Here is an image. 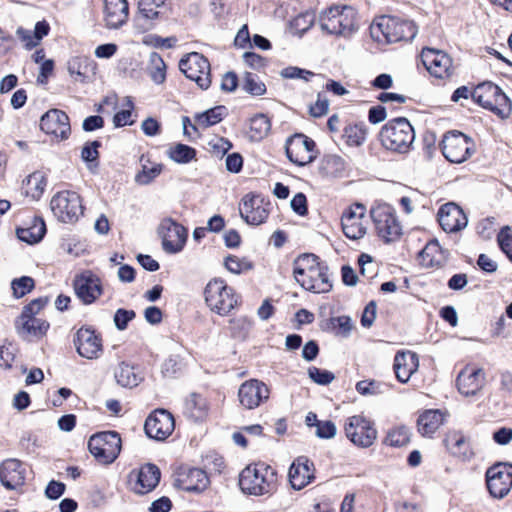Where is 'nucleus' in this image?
Returning <instances> with one entry per match:
<instances>
[{
    "instance_id": "19",
    "label": "nucleus",
    "mask_w": 512,
    "mask_h": 512,
    "mask_svg": "<svg viewBox=\"0 0 512 512\" xmlns=\"http://www.w3.org/2000/svg\"><path fill=\"white\" fill-rule=\"evenodd\" d=\"M485 383V371L472 366L463 368L456 379L457 389L465 397L477 396L483 390Z\"/></svg>"
},
{
    "instance_id": "14",
    "label": "nucleus",
    "mask_w": 512,
    "mask_h": 512,
    "mask_svg": "<svg viewBox=\"0 0 512 512\" xmlns=\"http://www.w3.org/2000/svg\"><path fill=\"white\" fill-rule=\"evenodd\" d=\"M371 217L378 235L386 242L393 241L401 234V226L389 205H378L371 210Z\"/></svg>"
},
{
    "instance_id": "24",
    "label": "nucleus",
    "mask_w": 512,
    "mask_h": 512,
    "mask_svg": "<svg viewBox=\"0 0 512 512\" xmlns=\"http://www.w3.org/2000/svg\"><path fill=\"white\" fill-rule=\"evenodd\" d=\"M175 427L171 413L164 409L155 410L145 421L146 434L156 440H164L173 432Z\"/></svg>"
},
{
    "instance_id": "64",
    "label": "nucleus",
    "mask_w": 512,
    "mask_h": 512,
    "mask_svg": "<svg viewBox=\"0 0 512 512\" xmlns=\"http://www.w3.org/2000/svg\"><path fill=\"white\" fill-rule=\"evenodd\" d=\"M336 426L332 421H320L316 424V435L319 438L331 439L336 435Z\"/></svg>"
},
{
    "instance_id": "58",
    "label": "nucleus",
    "mask_w": 512,
    "mask_h": 512,
    "mask_svg": "<svg viewBox=\"0 0 512 512\" xmlns=\"http://www.w3.org/2000/svg\"><path fill=\"white\" fill-rule=\"evenodd\" d=\"M231 331L235 337H245L249 332L252 322L246 316H239L230 320Z\"/></svg>"
},
{
    "instance_id": "42",
    "label": "nucleus",
    "mask_w": 512,
    "mask_h": 512,
    "mask_svg": "<svg viewBox=\"0 0 512 512\" xmlns=\"http://www.w3.org/2000/svg\"><path fill=\"white\" fill-rule=\"evenodd\" d=\"M161 163L151 162L149 159L141 158V170L135 175V182L139 185H148L154 181L162 172Z\"/></svg>"
},
{
    "instance_id": "53",
    "label": "nucleus",
    "mask_w": 512,
    "mask_h": 512,
    "mask_svg": "<svg viewBox=\"0 0 512 512\" xmlns=\"http://www.w3.org/2000/svg\"><path fill=\"white\" fill-rule=\"evenodd\" d=\"M11 288L13 290V295L16 298H21L31 292L34 288V280L31 277L22 276L11 282Z\"/></svg>"
},
{
    "instance_id": "30",
    "label": "nucleus",
    "mask_w": 512,
    "mask_h": 512,
    "mask_svg": "<svg viewBox=\"0 0 512 512\" xmlns=\"http://www.w3.org/2000/svg\"><path fill=\"white\" fill-rule=\"evenodd\" d=\"M288 478L293 489H303L314 479L313 464L304 456L296 458L289 468Z\"/></svg>"
},
{
    "instance_id": "47",
    "label": "nucleus",
    "mask_w": 512,
    "mask_h": 512,
    "mask_svg": "<svg viewBox=\"0 0 512 512\" xmlns=\"http://www.w3.org/2000/svg\"><path fill=\"white\" fill-rule=\"evenodd\" d=\"M169 158L179 164H187L195 159L196 150L185 144H175L168 149Z\"/></svg>"
},
{
    "instance_id": "32",
    "label": "nucleus",
    "mask_w": 512,
    "mask_h": 512,
    "mask_svg": "<svg viewBox=\"0 0 512 512\" xmlns=\"http://www.w3.org/2000/svg\"><path fill=\"white\" fill-rule=\"evenodd\" d=\"M159 480V469L153 464H146L135 473L134 482H131V489L136 494L143 495L152 491L158 485Z\"/></svg>"
},
{
    "instance_id": "54",
    "label": "nucleus",
    "mask_w": 512,
    "mask_h": 512,
    "mask_svg": "<svg viewBox=\"0 0 512 512\" xmlns=\"http://www.w3.org/2000/svg\"><path fill=\"white\" fill-rule=\"evenodd\" d=\"M315 74L306 69H302L296 66H288L280 71V76L285 79H300L305 82H309Z\"/></svg>"
},
{
    "instance_id": "15",
    "label": "nucleus",
    "mask_w": 512,
    "mask_h": 512,
    "mask_svg": "<svg viewBox=\"0 0 512 512\" xmlns=\"http://www.w3.org/2000/svg\"><path fill=\"white\" fill-rule=\"evenodd\" d=\"M487 488L494 498H504L512 488V464L498 463L486 472Z\"/></svg>"
},
{
    "instance_id": "8",
    "label": "nucleus",
    "mask_w": 512,
    "mask_h": 512,
    "mask_svg": "<svg viewBox=\"0 0 512 512\" xmlns=\"http://www.w3.org/2000/svg\"><path fill=\"white\" fill-rule=\"evenodd\" d=\"M122 448L120 435L115 431L94 434L88 441V449L97 462L104 465L113 463Z\"/></svg>"
},
{
    "instance_id": "5",
    "label": "nucleus",
    "mask_w": 512,
    "mask_h": 512,
    "mask_svg": "<svg viewBox=\"0 0 512 512\" xmlns=\"http://www.w3.org/2000/svg\"><path fill=\"white\" fill-rule=\"evenodd\" d=\"M204 300L211 312L228 315L240 303V296L223 279H211L204 288Z\"/></svg>"
},
{
    "instance_id": "13",
    "label": "nucleus",
    "mask_w": 512,
    "mask_h": 512,
    "mask_svg": "<svg viewBox=\"0 0 512 512\" xmlns=\"http://www.w3.org/2000/svg\"><path fill=\"white\" fill-rule=\"evenodd\" d=\"M163 250L168 254H176L183 250L187 237V229L171 218H165L158 227Z\"/></svg>"
},
{
    "instance_id": "51",
    "label": "nucleus",
    "mask_w": 512,
    "mask_h": 512,
    "mask_svg": "<svg viewBox=\"0 0 512 512\" xmlns=\"http://www.w3.org/2000/svg\"><path fill=\"white\" fill-rule=\"evenodd\" d=\"M243 89L254 96H261L266 92V86L258 77L251 73H246L243 80Z\"/></svg>"
},
{
    "instance_id": "52",
    "label": "nucleus",
    "mask_w": 512,
    "mask_h": 512,
    "mask_svg": "<svg viewBox=\"0 0 512 512\" xmlns=\"http://www.w3.org/2000/svg\"><path fill=\"white\" fill-rule=\"evenodd\" d=\"M224 264L226 269L234 274H241L249 271L253 267L252 263L248 259L237 256H228L225 259Z\"/></svg>"
},
{
    "instance_id": "43",
    "label": "nucleus",
    "mask_w": 512,
    "mask_h": 512,
    "mask_svg": "<svg viewBox=\"0 0 512 512\" xmlns=\"http://www.w3.org/2000/svg\"><path fill=\"white\" fill-rule=\"evenodd\" d=\"M167 0H138L139 13L146 19L156 20L168 9Z\"/></svg>"
},
{
    "instance_id": "6",
    "label": "nucleus",
    "mask_w": 512,
    "mask_h": 512,
    "mask_svg": "<svg viewBox=\"0 0 512 512\" xmlns=\"http://www.w3.org/2000/svg\"><path fill=\"white\" fill-rule=\"evenodd\" d=\"M320 26L329 34L350 36L358 29L357 11L347 5L330 7L322 13Z\"/></svg>"
},
{
    "instance_id": "57",
    "label": "nucleus",
    "mask_w": 512,
    "mask_h": 512,
    "mask_svg": "<svg viewBox=\"0 0 512 512\" xmlns=\"http://www.w3.org/2000/svg\"><path fill=\"white\" fill-rule=\"evenodd\" d=\"M497 242L501 250L512 261V229L504 226L497 235Z\"/></svg>"
},
{
    "instance_id": "36",
    "label": "nucleus",
    "mask_w": 512,
    "mask_h": 512,
    "mask_svg": "<svg viewBox=\"0 0 512 512\" xmlns=\"http://www.w3.org/2000/svg\"><path fill=\"white\" fill-rule=\"evenodd\" d=\"M50 25L45 20L38 21L35 24L34 30L18 28L16 35L26 49H32L37 46L40 41L48 35Z\"/></svg>"
},
{
    "instance_id": "9",
    "label": "nucleus",
    "mask_w": 512,
    "mask_h": 512,
    "mask_svg": "<svg viewBox=\"0 0 512 512\" xmlns=\"http://www.w3.org/2000/svg\"><path fill=\"white\" fill-rule=\"evenodd\" d=\"M346 437L357 447L369 448L377 439L374 422L362 414L353 415L344 424Z\"/></svg>"
},
{
    "instance_id": "35",
    "label": "nucleus",
    "mask_w": 512,
    "mask_h": 512,
    "mask_svg": "<svg viewBox=\"0 0 512 512\" xmlns=\"http://www.w3.org/2000/svg\"><path fill=\"white\" fill-rule=\"evenodd\" d=\"M446 413L439 409L422 412L417 420L418 432L424 437H431L444 423Z\"/></svg>"
},
{
    "instance_id": "49",
    "label": "nucleus",
    "mask_w": 512,
    "mask_h": 512,
    "mask_svg": "<svg viewBox=\"0 0 512 512\" xmlns=\"http://www.w3.org/2000/svg\"><path fill=\"white\" fill-rule=\"evenodd\" d=\"M328 325L336 336L344 338L348 337L354 328L352 319L346 315L330 318Z\"/></svg>"
},
{
    "instance_id": "40",
    "label": "nucleus",
    "mask_w": 512,
    "mask_h": 512,
    "mask_svg": "<svg viewBox=\"0 0 512 512\" xmlns=\"http://www.w3.org/2000/svg\"><path fill=\"white\" fill-rule=\"evenodd\" d=\"M46 233L43 219L34 218L27 227L17 229V237L28 244L38 243Z\"/></svg>"
},
{
    "instance_id": "39",
    "label": "nucleus",
    "mask_w": 512,
    "mask_h": 512,
    "mask_svg": "<svg viewBox=\"0 0 512 512\" xmlns=\"http://www.w3.org/2000/svg\"><path fill=\"white\" fill-rule=\"evenodd\" d=\"M47 186L46 175L41 171H34L29 174L22 183L24 193L32 200H39Z\"/></svg>"
},
{
    "instance_id": "20",
    "label": "nucleus",
    "mask_w": 512,
    "mask_h": 512,
    "mask_svg": "<svg viewBox=\"0 0 512 512\" xmlns=\"http://www.w3.org/2000/svg\"><path fill=\"white\" fill-rule=\"evenodd\" d=\"M342 229L346 237L357 240L366 234V208L362 204L349 207L341 219Z\"/></svg>"
},
{
    "instance_id": "7",
    "label": "nucleus",
    "mask_w": 512,
    "mask_h": 512,
    "mask_svg": "<svg viewBox=\"0 0 512 512\" xmlns=\"http://www.w3.org/2000/svg\"><path fill=\"white\" fill-rule=\"evenodd\" d=\"M473 99L483 108L489 109L501 118H507L512 111V103L505 93L495 84H479L472 92Z\"/></svg>"
},
{
    "instance_id": "33",
    "label": "nucleus",
    "mask_w": 512,
    "mask_h": 512,
    "mask_svg": "<svg viewBox=\"0 0 512 512\" xmlns=\"http://www.w3.org/2000/svg\"><path fill=\"white\" fill-rule=\"evenodd\" d=\"M419 368L418 355L411 351H399L394 357L393 369L397 380L407 383Z\"/></svg>"
},
{
    "instance_id": "26",
    "label": "nucleus",
    "mask_w": 512,
    "mask_h": 512,
    "mask_svg": "<svg viewBox=\"0 0 512 512\" xmlns=\"http://www.w3.org/2000/svg\"><path fill=\"white\" fill-rule=\"evenodd\" d=\"M269 203L256 195L243 197L239 207L241 217L251 225H260L266 221L269 214Z\"/></svg>"
},
{
    "instance_id": "4",
    "label": "nucleus",
    "mask_w": 512,
    "mask_h": 512,
    "mask_svg": "<svg viewBox=\"0 0 512 512\" xmlns=\"http://www.w3.org/2000/svg\"><path fill=\"white\" fill-rule=\"evenodd\" d=\"M379 137L387 150L407 153L415 140V131L406 118L399 117L389 120L381 128Z\"/></svg>"
},
{
    "instance_id": "48",
    "label": "nucleus",
    "mask_w": 512,
    "mask_h": 512,
    "mask_svg": "<svg viewBox=\"0 0 512 512\" xmlns=\"http://www.w3.org/2000/svg\"><path fill=\"white\" fill-rule=\"evenodd\" d=\"M410 430L405 426L391 429L385 437L384 443L391 447L400 448L410 442Z\"/></svg>"
},
{
    "instance_id": "37",
    "label": "nucleus",
    "mask_w": 512,
    "mask_h": 512,
    "mask_svg": "<svg viewBox=\"0 0 512 512\" xmlns=\"http://www.w3.org/2000/svg\"><path fill=\"white\" fill-rule=\"evenodd\" d=\"M419 260L422 266L440 267L446 261V254L436 240L428 242L419 253Z\"/></svg>"
},
{
    "instance_id": "31",
    "label": "nucleus",
    "mask_w": 512,
    "mask_h": 512,
    "mask_svg": "<svg viewBox=\"0 0 512 512\" xmlns=\"http://www.w3.org/2000/svg\"><path fill=\"white\" fill-rule=\"evenodd\" d=\"M129 6L127 0H104L103 17L105 26L118 29L128 19Z\"/></svg>"
},
{
    "instance_id": "28",
    "label": "nucleus",
    "mask_w": 512,
    "mask_h": 512,
    "mask_svg": "<svg viewBox=\"0 0 512 512\" xmlns=\"http://www.w3.org/2000/svg\"><path fill=\"white\" fill-rule=\"evenodd\" d=\"M49 327L50 324L46 320L35 316H27L26 314H20L15 320L16 332L25 340L43 338L47 334Z\"/></svg>"
},
{
    "instance_id": "41",
    "label": "nucleus",
    "mask_w": 512,
    "mask_h": 512,
    "mask_svg": "<svg viewBox=\"0 0 512 512\" xmlns=\"http://www.w3.org/2000/svg\"><path fill=\"white\" fill-rule=\"evenodd\" d=\"M226 109L223 106L211 108L203 113L197 114L192 125L193 130L206 129L219 123L225 116Z\"/></svg>"
},
{
    "instance_id": "44",
    "label": "nucleus",
    "mask_w": 512,
    "mask_h": 512,
    "mask_svg": "<svg viewBox=\"0 0 512 512\" xmlns=\"http://www.w3.org/2000/svg\"><path fill=\"white\" fill-rule=\"evenodd\" d=\"M146 70L150 79L156 85H161L165 82L166 64L158 53L152 52L149 55V61Z\"/></svg>"
},
{
    "instance_id": "18",
    "label": "nucleus",
    "mask_w": 512,
    "mask_h": 512,
    "mask_svg": "<svg viewBox=\"0 0 512 512\" xmlns=\"http://www.w3.org/2000/svg\"><path fill=\"white\" fill-rule=\"evenodd\" d=\"M315 143L303 134H296L286 143V154L291 162L298 166L309 164L315 158Z\"/></svg>"
},
{
    "instance_id": "29",
    "label": "nucleus",
    "mask_w": 512,
    "mask_h": 512,
    "mask_svg": "<svg viewBox=\"0 0 512 512\" xmlns=\"http://www.w3.org/2000/svg\"><path fill=\"white\" fill-rule=\"evenodd\" d=\"M26 474V467L17 459H7L0 465V481L9 490L24 485Z\"/></svg>"
},
{
    "instance_id": "63",
    "label": "nucleus",
    "mask_w": 512,
    "mask_h": 512,
    "mask_svg": "<svg viewBox=\"0 0 512 512\" xmlns=\"http://www.w3.org/2000/svg\"><path fill=\"white\" fill-rule=\"evenodd\" d=\"M15 359L14 349L11 344H0V368L8 369Z\"/></svg>"
},
{
    "instance_id": "10",
    "label": "nucleus",
    "mask_w": 512,
    "mask_h": 512,
    "mask_svg": "<svg viewBox=\"0 0 512 512\" xmlns=\"http://www.w3.org/2000/svg\"><path fill=\"white\" fill-rule=\"evenodd\" d=\"M50 208L54 216L64 223L75 222L83 214L79 194L69 190L56 193L50 201Z\"/></svg>"
},
{
    "instance_id": "27",
    "label": "nucleus",
    "mask_w": 512,
    "mask_h": 512,
    "mask_svg": "<svg viewBox=\"0 0 512 512\" xmlns=\"http://www.w3.org/2000/svg\"><path fill=\"white\" fill-rule=\"evenodd\" d=\"M438 221L442 229L453 233L464 229L468 224L464 211L455 203H446L438 211Z\"/></svg>"
},
{
    "instance_id": "45",
    "label": "nucleus",
    "mask_w": 512,
    "mask_h": 512,
    "mask_svg": "<svg viewBox=\"0 0 512 512\" xmlns=\"http://www.w3.org/2000/svg\"><path fill=\"white\" fill-rule=\"evenodd\" d=\"M270 129L269 118L264 114H257L250 120L249 137L254 141H260L268 135Z\"/></svg>"
},
{
    "instance_id": "2",
    "label": "nucleus",
    "mask_w": 512,
    "mask_h": 512,
    "mask_svg": "<svg viewBox=\"0 0 512 512\" xmlns=\"http://www.w3.org/2000/svg\"><path fill=\"white\" fill-rule=\"evenodd\" d=\"M239 486L245 494L270 495L277 489V473L265 463L250 464L241 471Z\"/></svg>"
},
{
    "instance_id": "11",
    "label": "nucleus",
    "mask_w": 512,
    "mask_h": 512,
    "mask_svg": "<svg viewBox=\"0 0 512 512\" xmlns=\"http://www.w3.org/2000/svg\"><path fill=\"white\" fill-rule=\"evenodd\" d=\"M442 153L452 163H462L475 152V143L458 131L447 132L441 143Z\"/></svg>"
},
{
    "instance_id": "17",
    "label": "nucleus",
    "mask_w": 512,
    "mask_h": 512,
    "mask_svg": "<svg viewBox=\"0 0 512 512\" xmlns=\"http://www.w3.org/2000/svg\"><path fill=\"white\" fill-rule=\"evenodd\" d=\"M174 485L184 491L202 493L210 485L207 473L194 467H179L174 473Z\"/></svg>"
},
{
    "instance_id": "1",
    "label": "nucleus",
    "mask_w": 512,
    "mask_h": 512,
    "mask_svg": "<svg viewBox=\"0 0 512 512\" xmlns=\"http://www.w3.org/2000/svg\"><path fill=\"white\" fill-rule=\"evenodd\" d=\"M294 278L305 290L328 293L333 285L328 267L314 254H303L293 263Z\"/></svg>"
},
{
    "instance_id": "23",
    "label": "nucleus",
    "mask_w": 512,
    "mask_h": 512,
    "mask_svg": "<svg viewBox=\"0 0 512 512\" xmlns=\"http://www.w3.org/2000/svg\"><path fill=\"white\" fill-rule=\"evenodd\" d=\"M73 286L77 297L86 305L95 302L103 292L100 279L90 271L77 275Z\"/></svg>"
},
{
    "instance_id": "12",
    "label": "nucleus",
    "mask_w": 512,
    "mask_h": 512,
    "mask_svg": "<svg viewBox=\"0 0 512 512\" xmlns=\"http://www.w3.org/2000/svg\"><path fill=\"white\" fill-rule=\"evenodd\" d=\"M179 68L188 79L194 81L201 89L209 88L211 84L210 63L202 54L189 53L180 60Z\"/></svg>"
},
{
    "instance_id": "60",
    "label": "nucleus",
    "mask_w": 512,
    "mask_h": 512,
    "mask_svg": "<svg viewBox=\"0 0 512 512\" xmlns=\"http://www.w3.org/2000/svg\"><path fill=\"white\" fill-rule=\"evenodd\" d=\"M308 375L312 381L319 385H328L335 379L332 372L314 366L308 369Z\"/></svg>"
},
{
    "instance_id": "50",
    "label": "nucleus",
    "mask_w": 512,
    "mask_h": 512,
    "mask_svg": "<svg viewBox=\"0 0 512 512\" xmlns=\"http://www.w3.org/2000/svg\"><path fill=\"white\" fill-rule=\"evenodd\" d=\"M186 407L193 418L201 419L206 414L207 402L200 395L192 394L186 402Z\"/></svg>"
},
{
    "instance_id": "59",
    "label": "nucleus",
    "mask_w": 512,
    "mask_h": 512,
    "mask_svg": "<svg viewBox=\"0 0 512 512\" xmlns=\"http://www.w3.org/2000/svg\"><path fill=\"white\" fill-rule=\"evenodd\" d=\"M126 108L117 112L113 117V123L115 127H123L126 125H131L133 121L131 120V110L133 109V102L129 97L125 98Z\"/></svg>"
},
{
    "instance_id": "25",
    "label": "nucleus",
    "mask_w": 512,
    "mask_h": 512,
    "mask_svg": "<svg viewBox=\"0 0 512 512\" xmlns=\"http://www.w3.org/2000/svg\"><path fill=\"white\" fill-rule=\"evenodd\" d=\"M40 128L59 140L67 139L71 131L67 114L58 109H51L41 117Z\"/></svg>"
},
{
    "instance_id": "55",
    "label": "nucleus",
    "mask_w": 512,
    "mask_h": 512,
    "mask_svg": "<svg viewBox=\"0 0 512 512\" xmlns=\"http://www.w3.org/2000/svg\"><path fill=\"white\" fill-rule=\"evenodd\" d=\"M445 443L453 455L460 456L465 453L463 451V447L466 444V439L460 432H453L449 434L445 439Z\"/></svg>"
},
{
    "instance_id": "16",
    "label": "nucleus",
    "mask_w": 512,
    "mask_h": 512,
    "mask_svg": "<svg viewBox=\"0 0 512 512\" xmlns=\"http://www.w3.org/2000/svg\"><path fill=\"white\" fill-rule=\"evenodd\" d=\"M270 397V389L258 379H249L243 382L238 389L240 405L248 410H253L267 402Z\"/></svg>"
},
{
    "instance_id": "61",
    "label": "nucleus",
    "mask_w": 512,
    "mask_h": 512,
    "mask_svg": "<svg viewBox=\"0 0 512 512\" xmlns=\"http://www.w3.org/2000/svg\"><path fill=\"white\" fill-rule=\"evenodd\" d=\"M135 312L133 310L118 309L114 314V324L120 331L125 330L128 323L135 318Z\"/></svg>"
},
{
    "instance_id": "56",
    "label": "nucleus",
    "mask_w": 512,
    "mask_h": 512,
    "mask_svg": "<svg viewBox=\"0 0 512 512\" xmlns=\"http://www.w3.org/2000/svg\"><path fill=\"white\" fill-rule=\"evenodd\" d=\"M383 384L376 380H362L356 383V391L362 396L377 395L383 392Z\"/></svg>"
},
{
    "instance_id": "21",
    "label": "nucleus",
    "mask_w": 512,
    "mask_h": 512,
    "mask_svg": "<svg viewBox=\"0 0 512 512\" xmlns=\"http://www.w3.org/2000/svg\"><path fill=\"white\" fill-rule=\"evenodd\" d=\"M74 344L77 353L86 359H98L103 353L102 339L94 330L80 328L75 335Z\"/></svg>"
},
{
    "instance_id": "46",
    "label": "nucleus",
    "mask_w": 512,
    "mask_h": 512,
    "mask_svg": "<svg viewBox=\"0 0 512 512\" xmlns=\"http://www.w3.org/2000/svg\"><path fill=\"white\" fill-rule=\"evenodd\" d=\"M367 135V129L364 124H349L344 129L343 138L347 145L352 147L361 146Z\"/></svg>"
},
{
    "instance_id": "34",
    "label": "nucleus",
    "mask_w": 512,
    "mask_h": 512,
    "mask_svg": "<svg viewBox=\"0 0 512 512\" xmlns=\"http://www.w3.org/2000/svg\"><path fill=\"white\" fill-rule=\"evenodd\" d=\"M69 75L78 82H86L96 72V63L87 56H74L67 62Z\"/></svg>"
},
{
    "instance_id": "3",
    "label": "nucleus",
    "mask_w": 512,
    "mask_h": 512,
    "mask_svg": "<svg viewBox=\"0 0 512 512\" xmlns=\"http://www.w3.org/2000/svg\"><path fill=\"white\" fill-rule=\"evenodd\" d=\"M416 34L417 27L412 21L395 16H380L371 25V35L378 42L394 43L412 40Z\"/></svg>"
},
{
    "instance_id": "62",
    "label": "nucleus",
    "mask_w": 512,
    "mask_h": 512,
    "mask_svg": "<svg viewBox=\"0 0 512 512\" xmlns=\"http://www.w3.org/2000/svg\"><path fill=\"white\" fill-rule=\"evenodd\" d=\"M329 111V100L320 93L313 105L310 106L309 112L312 117L318 118L326 115Z\"/></svg>"
},
{
    "instance_id": "22",
    "label": "nucleus",
    "mask_w": 512,
    "mask_h": 512,
    "mask_svg": "<svg viewBox=\"0 0 512 512\" xmlns=\"http://www.w3.org/2000/svg\"><path fill=\"white\" fill-rule=\"evenodd\" d=\"M422 62L431 75L445 79L451 76L453 64L451 57L441 51L432 48L422 50Z\"/></svg>"
},
{
    "instance_id": "38",
    "label": "nucleus",
    "mask_w": 512,
    "mask_h": 512,
    "mask_svg": "<svg viewBox=\"0 0 512 512\" xmlns=\"http://www.w3.org/2000/svg\"><path fill=\"white\" fill-rule=\"evenodd\" d=\"M114 376L117 383L125 388L136 387L143 380V377L138 369L127 362H121L117 366L114 372Z\"/></svg>"
}]
</instances>
